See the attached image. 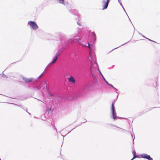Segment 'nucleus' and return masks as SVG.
<instances>
[{"label":"nucleus","instance_id":"1","mask_svg":"<svg viewBox=\"0 0 160 160\" xmlns=\"http://www.w3.org/2000/svg\"><path fill=\"white\" fill-rule=\"evenodd\" d=\"M31 28L33 30H36L38 29V27L36 23L34 21H30L28 22Z\"/></svg>","mask_w":160,"mask_h":160},{"label":"nucleus","instance_id":"2","mask_svg":"<svg viewBox=\"0 0 160 160\" xmlns=\"http://www.w3.org/2000/svg\"><path fill=\"white\" fill-rule=\"evenodd\" d=\"M22 79L23 81L26 83H29L32 82L34 79L33 78H27L25 77L23 78Z\"/></svg>","mask_w":160,"mask_h":160},{"label":"nucleus","instance_id":"3","mask_svg":"<svg viewBox=\"0 0 160 160\" xmlns=\"http://www.w3.org/2000/svg\"><path fill=\"white\" fill-rule=\"evenodd\" d=\"M106 2H104V7L102 9L103 10L106 9L108 6V3L110 0H106Z\"/></svg>","mask_w":160,"mask_h":160},{"label":"nucleus","instance_id":"4","mask_svg":"<svg viewBox=\"0 0 160 160\" xmlns=\"http://www.w3.org/2000/svg\"><path fill=\"white\" fill-rule=\"evenodd\" d=\"M60 54L57 53L55 55V56L54 57V59L51 62V64H53L58 59V56Z\"/></svg>","mask_w":160,"mask_h":160},{"label":"nucleus","instance_id":"5","mask_svg":"<svg viewBox=\"0 0 160 160\" xmlns=\"http://www.w3.org/2000/svg\"><path fill=\"white\" fill-rule=\"evenodd\" d=\"M69 81L72 83H74L75 82V80L74 78L72 76H70L68 78Z\"/></svg>","mask_w":160,"mask_h":160},{"label":"nucleus","instance_id":"6","mask_svg":"<svg viewBox=\"0 0 160 160\" xmlns=\"http://www.w3.org/2000/svg\"><path fill=\"white\" fill-rule=\"evenodd\" d=\"M45 84H46V85H47L46 81H42L41 82L40 86L41 87V88H43V87H44Z\"/></svg>","mask_w":160,"mask_h":160},{"label":"nucleus","instance_id":"7","mask_svg":"<svg viewBox=\"0 0 160 160\" xmlns=\"http://www.w3.org/2000/svg\"><path fill=\"white\" fill-rule=\"evenodd\" d=\"M114 105L115 103L114 102H112V112H114L115 109H114Z\"/></svg>","mask_w":160,"mask_h":160},{"label":"nucleus","instance_id":"8","mask_svg":"<svg viewBox=\"0 0 160 160\" xmlns=\"http://www.w3.org/2000/svg\"><path fill=\"white\" fill-rule=\"evenodd\" d=\"M132 153L134 156V157L131 160H132L135 158L138 157H137L136 156V152L135 151H133Z\"/></svg>","mask_w":160,"mask_h":160},{"label":"nucleus","instance_id":"9","mask_svg":"<svg viewBox=\"0 0 160 160\" xmlns=\"http://www.w3.org/2000/svg\"><path fill=\"white\" fill-rule=\"evenodd\" d=\"M148 156V155L147 154H143L141 155V157L142 158H147Z\"/></svg>","mask_w":160,"mask_h":160},{"label":"nucleus","instance_id":"10","mask_svg":"<svg viewBox=\"0 0 160 160\" xmlns=\"http://www.w3.org/2000/svg\"><path fill=\"white\" fill-rule=\"evenodd\" d=\"M82 46H85V47H88V48H90V44L89 42H87V43L86 44H82Z\"/></svg>","mask_w":160,"mask_h":160},{"label":"nucleus","instance_id":"11","mask_svg":"<svg viewBox=\"0 0 160 160\" xmlns=\"http://www.w3.org/2000/svg\"><path fill=\"white\" fill-rule=\"evenodd\" d=\"M59 2L60 3L64 5H65V3H64V0H58Z\"/></svg>","mask_w":160,"mask_h":160},{"label":"nucleus","instance_id":"12","mask_svg":"<svg viewBox=\"0 0 160 160\" xmlns=\"http://www.w3.org/2000/svg\"><path fill=\"white\" fill-rule=\"evenodd\" d=\"M113 118L114 119H115L116 118V114L114 113V112H112Z\"/></svg>","mask_w":160,"mask_h":160},{"label":"nucleus","instance_id":"13","mask_svg":"<svg viewBox=\"0 0 160 160\" xmlns=\"http://www.w3.org/2000/svg\"><path fill=\"white\" fill-rule=\"evenodd\" d=\"M146 159H148V160H153L152 158H151L150 156L149 155H148Z\"/></svg>","mask_w":160,"mask_h":160},{"label":"nucleus","instance_id":"14","mask_svg":"<svg viewBox=\"0 0 160 160\" xmlns=\"http://www.w3.org/2000/svg\"><path fill=\"white\" fill-rule=\"evenodd\" d=\"M43 73H42L38 77V79H39V78H40L41 76H42V75L43 74Z\"/></svg>","mask_w":160,"mask_h":160},{"label":"nucleus","instance_id":"15","mask_svg":"<svg viewBox=\"0 0 160 160\" xmlns=\"http://www.w3.org/2000/svg\"><path fill=\"white\" fill-rule=\"evenodd\" d=\"M108 84V85H109V86H112V87H113V88H114V87H113V86L112 85H111V84Z\"/></svg>","mask_w":160,"mask_h":160},{"label":"nucleus","instance_id":"16","mask_svg":"<svg viewBox=\"0 0 160 160\" xmlns=\"http://www.w3.org/2000/svg\"><path fill=\"white\" fill-rule=\"evenodd\" d=\"M149 40H150V41H151L152 42H154L153 41L151 40H150V39H149Z\"/></svg>","mask_w":160,"mask_h":160},{"label":"nucleus","instance_id":"17","mask_svg":"<svg viewBox=\"0 0 160 160\" xmlns=\"http://www.w3.org/2000/svg\"><path fill=\"white\" fill-rule=\"evenodd\" d=\"M106 83H107V84H109V83H108V82H107L106 81Z\"/></svg>","mask_w":160,"mask_h":160}]
</instances>
